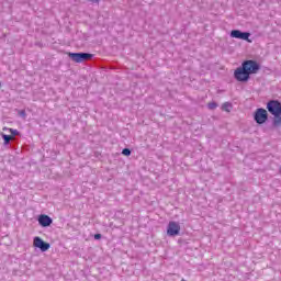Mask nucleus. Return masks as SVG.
Listing matches in <instances>:
<instances>
[{"label": "nucleus", "mask_w": 281, "mask_h": 281, "mask_svg": "<svg viewBox=\"0 0 281 281\" xmlns=\"http://www.w3.org/2000/svg\"><path fill=\"white\" fill-rule=\"evenodd\" d=\"M260 71V64L256 60H245L241 64V67H238L234 71V78L237 82H248L250 76L258 74Z\"/></svg>", "instance_id": "nucleus-1"}, {"label": "nucleus", "mask_w": 281, "mask_h": 281, "mask_svg": "<svg viewBox=\"0 0 281 281\" xmlns=\"http://www.w3.org/2000/svg\"><path fill=\"white\" fill-rule=\"evenodd\" d=\"M267 109L271 115L274 116L272 121L273 128H280L281 126V103L279 101L272 100L267 104Z\"/></svg>", "instance_id": "nucleus-2"}, {"label": "nucleus", "mask_w": 281, "mask_h": 281, "mask_svg": "<svg viewBox=\"0 0 281 281\" xmlns=\"http://www.w3.org/2000/svg\"><path fill=\"white\" fill-rule=\"evenodd\" d=\"M68 56L74 63H86V60L93 58V55L89 53H68Z\"/></svg>", "instance_id": "nucleus-3"}, {"label": "nucleus", "mask_w": 281, "mask_h": 281, "mask_svg": "<svg viewBox=\"0 0 281 281\" xmlns=\"http://www.w3.org/2000/svg\"><path fill=\"white\" fill-rule=\"evenodd\" d=\"M254 117H255V122H257V124H265V122H267V120H269V114L267 113V110H265V109H257Z\"/></svg>", "instance_id": "nucleus-4"}, {"label": "nucleus", "mask_w": 281, "mask_h": 281, "mask_svg": "<svg viewBox=\"0 0 281 281\" xmlns=\"http://www.w3.org/2000/svg\"><path fill=\"white\" fill-rule=\"evenodd\" d=\"M180 232H181V225H179V223L175 221L169 222L167 227L168 236H179Z\"/></svg>", "instance_id": "nucleus-5"}, {"label": "nucleus", "mask_w": 281, "mask_h": 281, "mask_svg": "<svg viewBox=\"0 0 281 281\" xmlns=\"http://www.w3.org/2000/svg\"><path fill=\"white\" fill-rule=\"evenodd\" d=\"M33 247L41 249V251H47L50 245L49 243H45L41 237H34Z\"/></svg>", "instance_id": "nucleus-6"}, {"label": "nucleus", "mask_w": 281, "mask_h": 281, "mask_svg": "<svg viewBox=\"0 0 281 281\" xmlns=\"http://www.w3.org/2000/svg\"><path fill=\"white\" fill-rule=\"evenodd\" d=\"M231 36L232 38H240L241 41H247L248 43H251V40H249V36H251V34L245 32H240L238 30H233L231 32Z\"/></svg>", "instance_id": "nucleus-7"}, {"label": "nucleus", "mask_w": 281, "mask_h": 281, "mask_svg": "<svg viewBox=\"0 0 281 281\" xmlns=\"http://www.w3.org/2000/svg\"><path fill=\"white\" fill-rule=\"evenodd\" d=\"M2 131H9L11 133V135L1 134L5 145L10 144V142H12V139L19 135V131L13 128L3 127Z\"/></svg>", "instance_id": "nucleus-8"}, {"label": "nucleus", "mask_w": 281, "mask_h": 281, "mask_svg": "<svg viewBox=\"0 0 281 281\" xmlns=\"http://www.w3.org/2000/svg\"><path fill=\"white\" fill-rule=\"evenodd\" d=\"M37 221L42 227H49V225L53 223L52 217L45 214L40 215Z\"/></svg>", "instance_id": "nucleus-9"}, {"label": "nucleus", "mask_w": 281, "mask_h": 281, "mask_svg": "<svg viewBox=\"0 0 281 281\" xmlns=\"http://www.w3.org/2000/svg\"><path fill=\"white\" fill-rule=\"evenodd\" d=\"M222 110L226 111V113H229L232 111V103H229V102L223 103Z\"/></svg>", "instance_id": "nucleus-10"}, {"label": "nucleus", "mask_w": 281, "mask_h": 281, "mask_svg": "<svg viewBox=\"0 0 281 281\" xmlns=\"http://www.w3.org/2000/svg\"><path fill=\"white\" fill-rule=\"evenodd\" d=\"M207 106L211 111H214V109H216L218 106V104H216V102H210V103H207Z\"/></svg>", "instance_id": "nucleus-11"}, {"label": "nucleus", "mask_w": 281, "mask_h": 281, "mask_svg": "<svg viewBox=\"0 0 281 281\" xmlns=\"http://www.w3.org/2000/svg\"><path fill=\"white\" fill-rule=\"evenodd\" d=\"M122 155H124L125 157H131V149L124 148V149L122 150Z\"/></svg>", "instance_id": "nucleus-12"}, {"label": "nucleus", "mask_w": 281, "mask_h": 281, "mask_svg": "<svg viewBox=\"0 0 281 281\" xmlns=\"http://www.w3.org/2000/svg\"><path fill=\"white\" fill-rule=\"evenodd\" d=\"M100 238H102V235H101V234H95V235H94V239H95V240H100Z\"/></svg>", "instance_id": "nucleus-13"}, {"label": "nucleus", "mask_w": 281, "mask_h": 281, "mask_svg": "<svg viewBox=\"0 0 281 281\" xmlns=\"http://www.w3.org/2000/svg\"><path fill=\"white\" fill-rule=\"evenodd\" d=\"M90 1H92V3H99L100 2V0H90Z\"/></svg>", "instance_id": "nucleus-14"}]
</instances>
